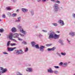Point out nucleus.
Instances as JSON below:
<instances>
[{
	"instance_id": "f257e3e1",
	"label": "nucleus",
	"mask_w": 75,
	"mask_h": 75,
	"mask_svg": "<svg viewBox=\"0 0 75 75\" xmlns=\"http://www.w3.org/2000/svg\"><path fill=\"white\" fill-rule=\"evenodd\" d=\"M50 33L48 39H51V38L56 39V38H58L59 37V35L55 34V33L54 31H50Z\"/></svg>"
},
{
	"instance_id": "f03ea898",
	"label": "nucleus",
	"mask_w": 75,
	"mask_h": 75,
	"mask_svg": "<svg viewBox=\"0 0 75 75\" xmlns=\"http://www.w3.org/2000/svg\"><path fill=\"white\" fill-rule=\"evenodd\" d=\"M35 47L36 49H39L40 51L41 52H44V48H45L44 46H41L40 47H39V45L38 44H37L35 46Z\"/></svg>"
},
{
	"instance_id": "7ed1b4c3",
	"label": "nucleus",
	"mask_w": 75,
	"mask_h": 75,
	"mask_svg": "<svg viewBox=\"0 0 75 75\" xmlns=\"http://www.w3.org/2000/svg\"><path fill=\"white\" fill-rule=\"evenodd\" d=\"M47 72L49 73H50V74L54 73L55 74H57L58 73V71H53L51 68H49V69H47Z\"/></svg>"
},
{
	"instance_id": "20e7f679",
	"label": "nucleus",
	"mask_w": 75,
	"mask_h": 75,
	"mask_svg": "<svg viewBox=\"0 0 75 75\" xmlns=\"http://www.w3.org/2000/svg\"><path fill=\"white\" fill-rule=\"evenodd\" d=\"M53 8L54 9V12H57V11H58L59 8L58 5L57 4H54L53 6Z\"/></svg>"
},
{
	"instance_id": "39448f33",
	"label": "nucleus",
	"mask_w": 75,
	"mask_h": 75,
	"mask_svg": "<svg viewBox=\"0 0 75 75\" xmlns=\"http://www.w3.org/2000/svg\"><path fill=\"white\" fill-rule=\"evenodd\" d=\"M13 37L14 38H18L19 37V35H21V37H24V35L21 33H16L13 35Z\"/></svg>"
},
{
	"instance_id": "423d86ee",
	"label": "nucleus",
	"mask_w": 75,
	"mask_h": 75,
	"mask_svg": "<svg viewBox=\"0 0 75 75\" xmlns=\"http://www.w3.org/2000/svg\"><path fill=\"white\" fill-rule=\"evenodd\" d=\"M18 28L19 29H21L20 30L21 33H23V34H27V32H25V31H24V30H23V29L22 26H18Z\"/></svg>"
},
{
	"instance_id": "0eeeda50",
	"label": "nucleus",
	"mask_w": 75,
	"mask_h": 75,
	"mask_svg": "<svg viewBox=\"0 0 75 75\" xmlns=\"http://www.w3.org/2000/svg\"><path fill=\"white\" fill-rule=\"evenodd\" d=\"M10 42H11L10 41H9L8 42L7 44V47H9V46H10V45L11 46H12V47H13V46H15L16 45V43H10Z\"/></svg>"
},
{
	"instance_id": "6e6552de",
	"label": "nucleus",
	"mask_w": 75,
	"mask_h": 75,
	"mask_svg": "<svg viewBox=\"0 0 75 75\" xmlns=\"http://www.w3.org/2000/svg\"><path fill=\"white\" fill-rule=\"evenodd\" d=\"M15 51H16V54H23V53H24V52L22 51L21 50H15Z\"/></svg>"
},
{
	"instance_id": "1a4fd4ad",
	"label": "nucleus",
	"mask_w": 75,
	"mask_h": 75,
	"mask_svg": "<svg viewBox=\"0 0 75 75\" xmlns=\"http://www.w3.org/2000/svg\"><path fill=\"white\" fill-rule=\"evenodd\" d=\"M0 70H1L2 71L1 72L2 73H5V72H6L7 71V69H4L3 68L1 67H0V72L1 71Z\"/></svg>"
},
{
	"instance_id": "9d476101",
	"label": "nucleus",
	"mask_w": 75,
	"mask_h": 75,
	"mask_svg": "<svg viewBox=\"0 0 75 75\" xmlns=\"http://www.w3.org/2000/svg\"><path fill=\"white\" fill-rule=\"evenodd\" d=\"M16 48V47H8L7 49L8 51H13L14 50H15Z\"/></svg>"
},
{
	"instance_id": "9b49d317",
	"label": "nucleus",
	"mask_w": 75,
	"mask_h": 75,
	"mask_svg": "<svg viewBox=\"0 0 75 75\" xmlns=\"http://www.w3.org/2000/svg\"><path fill=\"white\" fill-rule=\"evenodd\" d=\"M69 35L70 36H71V37H74L75 36V32L71 31L69 33Z\"/></svg>"
},
{
	"instance_id": "f8f14e48",
	"label": "nucleus",
	"mask_w": 75,
	"mask_h": 75,
	"mask_svg": "<svg viewBox=\"0 0 75 75\" xmlns=\"http://www.w3.org/2000/svg\"><path fill=\"white\" fill-rule=\"evenodd\" d=\"M58 22L59 23V24H60V25L62 26L63 25H65V23H64V21L60 20L58 21Z\"/></svg>"
},
{
	"instance_id": "ddd939ff",
	"label": "nucleus",
	"mask_w": 75,
	"mask_h": 75,
	"mask_svg": "<svg viewBox=\"0 0 75 75\" xmlns=\"http://www.w3.org/2000/svg\"><path fill=\"white\" fill-rule=\"evenodd\" d=\"M13 33H10V35H9V40H11L13 39Z\"/></svg>"
},
{
	"instance_id": "4468645a",
	"label": "nucleus",
	"mask_w": 75,
	"mask_h": 75,
	"mask_svg": "<svg viewBox=\"0 0 75 75\" xmlns=\"http://www.w3.org/2000/svg\"><path fill=\"white\" fill-rule=\"evenodd\" d=\"M56 49V47H53L52 48H48L47 49V50L48 51H54V50H55Z\"/></svg>"
},
{
	"instance_id": "2eb2a0df",
	"label": "nucleus",
	"mask_w": 75,
	"mask_h": 75,
	"mask_svg": "<svg viewBox=\"0 0 75 75\" xmlns=\"http://www.w3.org/2000/svg\"><path fill=\"white\" fill-rule=\"evenodd\" d=\"M58 42L62 45H64V40H60Z\"/></svg>"
},
{
	"instance_id": "dca6fc26",
	"label": "nucleus",
	"mask_w": 75,
	"mask_h": 75,
	"mask_svg": "<svg viewBox=\"0 0 75 75\" xmlns=\"http://www.w3.org/2000/svg\"><path fill=\"white\" fill-rule=\"evenodd\" d=\"M21 10L23 13H27L28 11V9L25 8H22Z\"/></svg>"
},
{
	"instance_id": "f3484780",
	"label": "nucleus",
	"mask_w": 75,
	"mask_h": 75,
	"mask_svg": "<svg viewBox=\"0 0 75 75\" xmlns=\"http://www.w3.org/2000/svg\"><path fill=\"white\" fill-rule=\"evenodd\" d=\"M33 69L31 68H27V69L26 70V71H28V72H33Z\"/></svg>"
},
{
	"instance_id": "a211bd4d",
	"label": "nucleus",
	"mask_w": 75,
	"mask_h": 75,
	"mask_svg": "<svg viewBox=\"0 0 75 75\" xmlns=\"http://www.w3.org/2000/svg\"><path fill=\"white\" fill-rule=\"evenodd\" d=\"M11 31L12 33H15L17 31V29L13 27L11 29Z\"/></svg>"
},
{
	"instance_id": "6ab92c4d",
	"label": "nucleus",
	"mask_w": 75,
	"mask_h": 75,
	"mask_svg": "<svg viewBox=\"0 0 75 75\" xmlns=\"http://www.w3.org/2000/svg\"><path fill=\"white\" fill-rule=\"evenodd\" d=\"M68 65V63L67 62H65L63 63V64L62 65V67H63L64 68H65V67H67Z\"/></svg>"
},
{
	"instance_id": "aec40b11",
	"label": "nucleus",
	"mask_w": 75,
	"mask_h": 75,
	"mask_svg": "<svg viewBox=\"0 0 75 75\" xmlns=\"http://www.w3.org/2000/svg\"><path fill=\"white\" fill-rule=\"evenodd\" d=\"M31 44L32 47H35V43L34 42H31Z\"/></svg>"
},
{
	"instance_id": "412c9836",
	"label": "nucleus",
	"mask_w": 75,
	"mask_h": 75,
	"mask_svg": "<svg viewBox=\"0 0 75 75\" xmlns=\"http://www.w3.org/2000/svg\"><path fill=\"white\" fill-rule=\"evenodd\" d=\"M52 44H47L46 45V47H50V46H52Z\"/></svg>"
},
{
	"instance_id": "4be33fe9",
	"label": "nucleus",
	"mask_w": 75,
	"mask_h": 75,
	"mask_svg": "<svg viewBox=\"0 0 75 75\" xmlns=\"http://www.w3.org/2000/svg\"><path fill=\"white\" fill-rule=\"evenodd\" d=\"M30 13L31 14L32 16H33L34 14V12L33 10H31L30 11Z\"/></svg>"
},
{
	"instance_id": "5701e85b",
	"label": "nucleus",
	"mask_w": 75,
	"mask_h": 75,
	"mask_svg": "<svg viewBox=\"0 0 75 75\" xmlns=\"http://www.w3.org/2000/svg\"><path fill=\"white\" fill-rule=\"evenodd\" d=\"M16 16H17L16 13H13L12 14V17H16Z\"/></svg>"
},
{
	"instance_id": "b1692460",
	"label": "nucleus",
	"mask_w": 75,
	"mask_h": 75,
	"mask_svg": "<svg viewBox=\"0 0 75 75\" xmlns=\"http://www.w3.org/2000/svg\"><path fill=\"white\" fill-rule=\"evenodd\" d=\"M6 9L7 10H9V11H10V10H12V9H11V8L9 7H7L6 8Z\"/></svg>"
},
{
	"instance_id": "393cba45",
	"label": "nucleus",
	"mask_w": 75,
	"mask_h": 75,
	"mask_svg": "<svg viewBox=\"0 0 75 75\" xmlns=\"http://www.w3.org/2000/svg\"><path fill=\"white\" fill-rule=\"evenodd\" d=\"M22 44H23L24 45H27V43L25 41H23L22 42Z\"/></svg>"
},
{
	"instance_id": "a878e982",
	"label": "nucleus",
	"mask_w": 75,
	"mask_h": 75,
	"mask_svg": "<svg viewBox=\"0 0 75 75\" xmlns=\"http://www.w3.org/2000/svg\"><path fill=\"white\" fill-rule=\"evenodd\" d=\"M4 31V30L3 28L0 29V33H3Z\"/></svg>"
},
{
	"instance_id": "bb28decb",
	"label": "nucleus",
	"mask_w": 75,
	"mask_h": 75,
	"mask_svg": "<svg viewBox=\"0 0 75 75\" xmlns=\"http://www.w3.org/2000/svg\"><path fill=\"white\" fill-rule=\"evenodd\" d=\"M52 25H54V26H57V25H58V24L57 23H52Z\"/></svg>"
},
{
	"instance_id": "cd10ccee",
	"label": "nucleus",
	"mask_w": 75,
	"mask_h": 75,
	"mask_svg": "<svg viewBox=\"0 0 75 75\" xmlns=\"http://www.w3.org/2000/svg\"><path fill=\"white\" fill-rule=\"evenodd\" d=\"M61 55H63L64 56H65V55H66V53L65 52H62L61 53Z\"/></svg>"
},
{
	"instance_id": "c85d7f7f",
	"label": "nucleus",
	"mask_w": 75,
	"mask_h": 75,
	"mask_svg": "<svg viewBox=\"0 0 75 75\" xmlns=\"http://www.w3.org/2000/svg\"><path fill=\"white\" fill-rule=\"evenodd\" d=\"M67 40L69 44V45H71V40H69L68 39H67Z\"/></svg>"
},
{
	"instance_id": "c756f323",
	"label": "nucleus",
	"mask_w": 75,
	"mask_h": 75,
	"mask_svg": "<svg viewBox=\"0 0 75 75\" xmlns=\"http://www.w3.org/2000/svg\"><path fill=\"white\" fill-rule=\"evenodd\" d=\"M28 47H26L25 49V52H27V51H28Z\"/></svg>"
},
{
	"instance_id": "7c9ffc66",
	"label": "nucleus",
	"mask_w": 75,
	"mask_h": 75,
	"mask_svg": "<svg viewBox=\"0 0 75 75\" xmlns=\"http://www.w3.org/2000/svg\"><path fill=\"white\" fill-rule=\"evenodd\" d=\"M11 40H12L13 42H17V41L14 39H12Z\"/></svg>"
},
{
	"instance_id": "2f4dec72",
	"label": "nucleus",
	"mask_w": 75,
	"mask_h": 75,
	"mask_svg": "<svg viewBox=\"0 0 75 75\" xmlns=\"http://www.w3.org/2000/svg\"><path fill=\"white\" fill-rule=\"evenodd\" d=\"M18 40H19V41H23V39L19 37L18 38Z\"/></svg>"
},
{
	"instance_id": "473e14b6",
	"label": "nucleus",
	"mask_w": 75,
	"mask_h": 75,
	"mask_svg": "<svg viewBox=\"0 0 75 75\" xmlns=\"http://www.w3.org/2000/svg\"><path fill=\"white\" fill-rule=\"evenodd\" d=\"M54 68H56L57 69H58V68H59V67L58 66H54Z\"/></svg>"
},
{
	"instance_id": "72a5a7b5",
	"label": "nucleus",
	"mask_w": 75,
	"mask_h": 75,
	"mask_svg": "<svg viewBox=\"0 0 75 75\" xmlns=\"http://www.w3.org/2000/svg\"><path fill=\"white\" fill-rule=\"evenodd\" d=\"M16 74L17 75H23V74H20V73L18 72H17L16 73Z\"/></svg>"
},
{
	"instance_id": "f704fd0d",
	"label": "nucleus",
	"mask_w": 75,
	"mask_h": 75,
	"mask_svg": "<svg viewBox=\"0 0 75 75\" xmlns=\"http://www.w3.org/2000/svg\"><path fill=\"white\" fill-rule=\"evenodd\" d=\"M42 36V35L40 33L38 35V37H39V38H41V37Z\"/></svg>"
},
{
	"instance_id": "c9c22d12",
	"label": "nucleus",
	"mask_w": 75,
	"mask_h": 75,
	"mask_svg": "<svg viewBox=\"0 0 75 75\" xmlns=\"http://www.w3.org/2000/svg\"><path fill=\"white\" fill-rule=\"evenodd\" d=\"M56 3H58V4H60V1H59L58 0H57L56 1Z\"/></svg>"
},
{
	"instance_id": "e433bc0d",
	"label": "nucleus",
	"mask_w": 75,
	"mask_h": 75,
	"mask_svg": "<svg viewBox=\"0 0 75 75\" xmlns=\"http://www.w3.org/2000/svg\"><path fill=\"white\" fill-rule=\"evenodd\" d=\"M8 16L9 17H10V16H11V13L8 12Z\"/></svg>"
},
{
	"instance_id": "4c0bfd02",
	"label": "nucleus",
	"mask_w": 75,
	"mask_h": 75,
	"mask_svg": "<svg viewBox=\"0 0 75 75\" xmlns=\"http://www.w3.org/2000/svg\"><path fill=\"white\" fill-rule=\"evenodd\" d=\"M64 64V63L62 62H60V63H59V64L60 65H63V64Z\"/></svg>"
},
{
	"instance_id": "58836bf2",
	"label": "nucleus",
	"mask_w": 75,
	"mask_h": 75,
	"mask_svg": "<svg viewBox=\"0 0 75 75\" xmlns=\"http://www.w3.org/2000/svg\"><path fill=\"white\" fill-rule=\"evenodd\" d=\"M57 54L58 55H59V57H61V54H59V53L58 52H57Z\"/></svg>"
},
{
	"instance_id": "ea45409f",
	"label": "nucleus",
	"mask_w": 75,
	"mask_h": 75,
	"mask_svg": "<svg viewBox=\"0 0 75 75\" xmlns=\"http://www.w3.org/2000/svg\"><path fill=\"white\" fill-rule=\"evenodd\" d=\"M72 16L74 18H75V13H73Z\"/></svg>"
},
{
	"instance_id": "a19ab883",
	"label": "nucleus",
	"mask_w": 75,
	"mask_h": 75,
	"mask_svg": "<svg viewBox=\"0 0 75 75\" xmlns=\"http://www.w3.org/2000/svg\"><path fill=\"white\" fill-rule=\"evenodd\" d=\"M17 19L18 20H19L20 21V20H21V17L18 18Z\"/></svg>"
},
{
	"instance_id": "79ce46f5",
	"label": "nucleus",
	"mask_w": 75,
	"mask_h": 75,
	"mask_svg": "<svg viewBox=\"0 0 75 75\" xmlns=\"http://www.w3.org/2000/svg\"><path fill=\"white\" fill-rule=\"evenodd\" d=\"M2 17L3 18H6V15L5 14H4L2 16Z\"/></svg>"
},
{
	"instance_id": "37998d69",
	"label": "nucleus",
	"mask_w": 75,
	"mask_h": 75,
	"mask_svg": "<svg viewBox=\"0 0 75 75\" xmlns=\"http://www.w3.org/2000/svg\"><path fill=\"white\" fill-rule=\"evenodd\" d=\"M42 31H43V32H45V33H47V30H42Z\"/></svg>"
},
{
	"instance_id": "c03bdc74",
	"label": "nucleus",
	"mask_w": 75,
	"mask_h": 75,
	"mask_svg": "<svg viewBox=\"0 0 75 75\" xmlns=\"http://www.w3.org/2000/svg\"><path fill=\"white\" fill-rule=\"evenodd\" d=\"M3 54H8V53H6V52H4Z\"/></svg>"
},
{
	"instance_id": "a18cd8bd",
	"label": "nucleus",
	"mask_w": 75,
	"mask_h": 75,
	"mask_svg": "<svg viewBox=\"0 0 75 75\" xmlns=\"http://www.w3.org/2000/svg\"><path fill=\"white\" fill-rule=\"evenodd\" d=\"M11 0L13 2H14V3H15V2L16 1V0Z\"/></svg>"
},
{
	"instance_id": "49530a36",
	"label": "nucleus",
	"mask_w": 75,
	"mask_h": 75,
	"mask_svg": "<svg viewBox=\"0 0 75 75\" xmlns=\"http://www.w3.org/2000/svg\"><path fill=\"white\" fill-rule=\"evenodd\" d=\"M20 11V9H18L16 11V12H18V11Z\"/></svg>"
},
{
	"instance_id": "de8ad7c7",
	"label": "nucleus",
	"mask_w": 75,
	"mask_h": 75,
	"mask_svg": "<svg viewBox=\"0 0 75 75\" xmlns=\"http://www.w3.org/2000/svg\"><path fill=\"white\" fill-rule=\"evenodd\" d=\"M16 22H20V20H16Z\"/></svg>"
},
{
	"instance_id": "09e8293b",
	"label": "nucleus",
	"mask_w": 75,
	"mask_h": 75,
	"mask_svg": "<svg viewBox=\"0 0 75 75\" xmlns=\"http://www.w3.org/2000/svg\"><path fill=\"white\" fill-rule=\"evenodd\" d=\"M42 2H45L46 1V0H42Z\"/></svg>"
},
{
	"instance_id": "8fccbe9b",
	"label": "nucleus",
	"mask_w": 75,
	"mask_h": 75,
	"mask_svg": "<svg viewBox=\"0 0 75 75\" xmlns=\"http://www.w3.org/2000/svg\"><path fill=\"white\" fill-rule=\"evenodd\" d=\"M51 1H55V0H51Z\"/></svg>"
},
{
	"instance_id": "3c124183",
	"label": "nucleus",
	"mask_w": 75,
	"mask_h": 75,
	"mask_svg": "<svg viewBox=\"0 0 75 75\" xmlns=\"http://www.w3.org/2000/svg\"><path fill=\"white\" fill-rule=\"evenodd\" d=\"M22 64V63H18V65H21Z\"/></svg>"
},
{
	"instance_id": "603ef678",
	"label": "nucleus",
	"mask_w": 75,
	"mask_h": 75,
	"mask_svg": "<svg viewBox=\"0 0 75 75\" xmlns=\"http://www.w3.org/2000/svg\"><path fill=\"white\" fill-rule=\"evenodd\" d=\"M35 28H38V26H35Z\"/></svg>"
},
{
	"instance_id": "864d4df0",
	"label": "nucleus",
	"mask_w": 75,
	"mask_h": 75,
	"mask_svg": "<svg viewBox=\"0 0 75 75\" xmlns=\"http://www.w3.org/2000/svg\"><path fill=\"white\" fill-rule=\"evenodd\" d=\"M38 2H40V1H41V0H37Z\"/></svg>"
},
{
	"instance_id": "5fc2aeb1",
	"label": "nucleus",
	"mask_w": 75,
	"mask_h": 75,
	"mask_svg": "<svg viewBox=\"0 0 75 75\" xmlns=\"http://www.w3.org/2000/svg\"><path fill=\"white\" fill-rule=\"evenodd\" d=\"M60 8H62V9H63V7H61Z\"/></svg>"
},
{
	"instance_id": "6e6d98bb",
	"label": "nucleus",
	"mask_w": 75,
	"mask_h": 75,
	"mask_svg": "<svg viewBox=\"0 0 75 75\" xmlns=\"http://www.w3.org/2000/svg\"><path fill=\"white\" fill-rule=\"evenodd\" d=\"M57 33H59V31H58Z\"/></svg>"
},
{
	"instance_id": "4d7b16f0",
	"label": "nucleus",
	"mask_w": 75,
	"mask_h": 75,
	"mask_svg": "<svg viewBox=\"0 0 75 75\" xmlns=\"http://www.w3.org/2000/svg\"><path fill=\"white\" fill-rule=\"evenodd\" d=\"M0 21H1V19H0Z\"/></svg>"
},
{
	"instance_id": "13d9d810",
	"label": "nucleus",
	"mask_w": 75,
	"mask_h": 75,
	"mask_svg": "<svg viewBox=\"0 0 75 75\" xmlns=\"http://www.w3.org/2000/svg\"><path fill=\"white\" fill-rule=\"evenodd\" d=\"M69 63H71V62H69Z\"/></svg>"
},
{
	"instance_id": "bf43d9fd",
	"label": "nucleus",
	"mask_w": 75,
	"mask_h": 75,
	"mask_svg": "<svg viewBox=\"0 0 75 75\" xmlns=\"http://www.w3.org/2000/svg\"><path fill=\"white\" fill-rule=\"evenodd\" d=\"M29 66H31V65H30V64H29Z\"/></svg>"
},
{
	"instance_id": "052dcab7",
	"label": "nucleus",
	"mask_w": 75,
	"mask_h": 75,
	"mask_svg": "<svg viewBox=\"0 0 75 75\" xmlns=\"http://www.w3.org/2000/svg\"><path fill=\"white\" fill-rule=\"evenodd\" d=\"M1 71H0V74L1 73ZM0 75H1V74H0Z\"/></svg>"
},
{
	"instance_id": "680f3d73",
	"label": "nucleus",
	"mask_w": 75,
	"mask_h": 75,
	"mask_svg": "<svg viewBox=\"0 0 75 75\" xmlns=\"http://www.w3.org/2000/svg\"><path fill=\"white\" fill-rule=\"evenodd\" d=\"M1 35V34H0V36Z\"/></svg>"
},
{
	"instance_id": "e2e57ef3",
	"label": "nucleus",
	"mask_w": 75,
	"mask_h": 75,
	"mask_svg": "<svg viewBox=\"0 0 75 75\" xmlns=\"http://www.w3.org/2000/svg\"><path fill=\"white\" fill-rule=\"evenodd\" d=\"M74 75H75V74H74Z\"/></svg>"
}]
</instances>
